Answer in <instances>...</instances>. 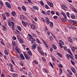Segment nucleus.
Returning a JSON list of instances; mask_svg holds the SVG:
<instances>
[{
	"instance_id": "nucleus-50",
	"label": "nucleus",
	"mask_w": 77,
	"mask_h": 77,
	"mask_svg": "<svg viewBox=\"0 0 77 77\" xmlns=\"http://www.w3.org/2000/svg\"><path fill=\"white\" fill-rule=\"evenodd\" d=\"M59 71H60V74H62V69L60 68L59 69Z\"/></svg>"
},
{
	"instance_id": "nucleus-14",
	"label": "nucleus",
	"mask_w": 77,
	"mask_h": 77,
	"mask_svg": "<svg viewBox=\"0 0 77 77\" xmlns=\"http://www.w3.org/2000/svg\"><path fill=\"white\" fill-rule=\"evenodd\" d=\"M49 39L50 41H53V40H54V38H53V37L52 36H50L49 37Z\"/></svg>"
},
{
	"instance_id": "nucleus-61",
	"label": "nucleus",
	"mask_w": 77,
	"mask_h": 77,
	"mask_svg": "<svg viewBox=\"0 0 77 77\" xmlns=\"http://www.w3.org/2000/svg\"><path fill=\"white\" fill-rule=\"evenodd\" d=\"M71 63H72V65H74L75 63H74V62L73 61L71 60Z\"/></svg>"
},
{
	"instance_id": "nucleus-6",
	"label": "nucleus",
	"mask_w": 77,
	"mask_h": 77,
	"mask_svg": "<svg viewBox=\"0 0 77 77\" xmlns=\"http://www.w3.org/2000/svg\"><path fill=\"white\" fill-rule=\"evenodd\" d=\"M61 8L63 10H66L67 9V7L66 5H63L61 6Z\"/></svg>"
},
{
	"instance_id": "nucleus-19",
	"label": "nucleus",
	"mask_w": 77,
	"mask_h": 77,
	"mask_svg": "<svg viewBox=\"0 0 77 77\" xmlns=\"http://www.w3.org/2000/svg\"><path fill=\"white\" fill-rule=\"evenodd\" d=\"M67 71L68 73H69L70 75H72V72H71V71L69 70V69H67Z\"/></svg>"
},
{
	"instance_id": "nucleus-31",
	"label": "nucleus",
	"mask_w": 77,
	"mask_h": 77,
	"mask_svg": "<svg viewBox=\"0 0 77 77\" xmlns=\"http://www.w3.org/2000/svg\"><path fill=\"white\" fill-rule=\"evenodd\" d=\"M5 14H6V15L7 17H9V15L10 14H9V13L8 12H5Z\"/></svg>"
},
{
	"instance_id": "nucleus-29",
	"label": "nucleus",
	"mask_w": 77,
	"mask_h": 77,
	"mask_svg": "<svg viewBox=\"0 0 77 77\" xmlns=\"http://www.w3.org/2000/svg\"><path fill=\"white\" fill-rule=\"evenodd\" d=\"M28 54L30 56H32V52H31V51H29L27 52Z\"/></svg>"
},
{
	"instance_id": "nucleus-4",
	"label": "nucleus",
	"mask_w": 77,
	"mask_h": 77,
	"mask_svg": "<svg viewBox=\"0 0 77 77\" xmlns=\"http://www.w3.org/2000/svg\"><path fill=\"white\" fill-rule=\"evenodd\" d=\"M68 22H69V23H70V24H73L74 23H75L76 22V21L75 20H68Z\"/></svg>"
},
{
	"instance_id": "nucleus-38",
	"label": "nucleus",
	"mask_w": 77,
	"mask_h": 77,
	"mask_svg": "<svg viewBox=\"0 0 77 77\" xmlns=\"http://www.w3.org/2000/svg\"><path fill=\"white\" fill-rule=\"evenodd\" d=\"M33 62H34L35 64H36V65H38V62L36 60H34L33 61Z\"/></svg>"
},
{
	"instance_id": "nucleus-22",
	"label": "nucleus",
	"mask_w": 77,
	"mask_h": 77,
	"mask_svg": "<svg viewBox=\"0 0 77 77\" xmlns=\"http://www.w3.org/2000/svg\"><path fill=\"white\" fill-rule=\"evenodd\" d=\"M26 68L25 67H23L22 69H19L20 71H24V70H26Z\"/></svg>"
},
{
	"instance_id": "nucleus-32",
	"label": "nucleus",
	"mask_w": 77,
	"mask_h": 77,
	"mask_svg": "<svg viewBox=\"0 0 77 77\" xmlns=\"http://www.w3.org/2000/svg\"><path fill=\"white\" fill-rule=\"evenodd\" d=\"M72 50L73 51H75V47L74 46L72 47Z\"/></svg>"
},
{
	"instance_id": "nucleus-25",
	"label": "nucleus",
	"mask_w": 77,
	"mask_h": 77,
	"mask_svg": "<svg viewBox=\"0 0 77 77\" xmlns=\"http://www.w3.org/2000/svg\"><path fill=\"white\" fill-rule=\"evenodd\" d=\"M11 21L9 20H8V24L9 26H12V22L11 23Z\"/></svg>"
},
{
	"instance_id": "nucleus-18",
	"label": "nucleus",
	"mask_w": 77,
	"mask_h": 77,
	"mask_svg": "<svg viewBox=\"0 0 77 77\" xmlns=\"http://www.w3.org/2000/svg\"><path fill=\"white\" fill-rule=\"evenodd\" d=\"M25 57L26 59H27V60H29V59H30V56H29V55H27Z\"/></svg>"
},
{
	"instance_id": "nucleus-42",
	"label": "nucleus",
	"mask_w": 77,
	"mask_h": 77,
	"mask_svg": "<svg viewBox=\"0 0 77 77\" xmlns=\"http://www.w3.org/2000/svg\"><path fill=\"white\" fill-rule=\"evenodd\" d=\"M57 54L60 57H62V55L60 53H57Z\"/></svg>"
},
{
	"instance_id": "nucleus-5",
	"label": "nucleus",
	"mask_w": 77,
	"mask_h": 77,
	"mask_svg": "<svg viewBox=\"0 0 77 77\" xmlns=\"http://www.w3.org/2000/svg\"><path fill=\"white\" fill-rule=\"evenodd\" d=\"M42 41L45 47H46V48H48V45H47V43L45 42L44 41V40H43Z\"/></svg>"
},
{
	"instance_id": "nucleus-34",
	"label": "nucleus",
	"mask_w": 77,
	"mask_h": 77,
	"mask_svg": "<svg viewBox=\"0 0 77 77\" xmlns=\"http://www.w3.org/2000/svg\"><path fill=\"white\" fill-rule=\"evenodd\" d=\"M2 30H4V31H5L6 30V27H5V26L4 25H2Z\"/></svg>"
},
{
	"instance_id": "nucleus-60",
	"label": "nucleus",
	"mask_w": 77,
	"mask_h": 77,
	"mask_svg": "<svg viewBox=\"0 0 77 77\" xmlns=\"http://www.w3.org/2000/svg\"><path fill=\"white\" fill-rule=\"evenodd\" d=\"M28 75L29 77H32V75L31 74V73L30 72H29L28 73Z\"/></svg>"
},
{
	"instance_id": "nucleus-3",
	"label": "nucleus",
	"mask_w": 77,
	"mask_h": 77,
	"mask_svg": "<svg viewBox=\"0 0 77 77\" xmlns=\"http://www.w3.org/2000/svg\"><path fill=\"white\" fill-rule=\"evenodd\" d=\"M71 70L72 71V72H73V73H76V70H75V69L74 68L72 67H71Z\"/></svg>"
},
{
	"instance_id": "nucleus-13",
	"label": "nucleus",
	"mask_w": 77,
	"mask_h": 77,
	"mask_svg": "<svg viewBox=\"0 0 77 77\" xmlns=\"http://www.w3.org/2000/svg\"><path fill=\"white\" fill-rule=\"evenodd\" d=\"M20 57L23 60H25V58L24 57L23 55L21 54H20Z\"/></svg>"
},
{
	"instance_id": "nucleus-27",
	"label": "nucleus",
	"mask_w": 77,
	"mask_h": 77,
	"mask_svg": "<svg viewBox=\"0 0 77 77\" xmlns=\"http://www.w3.org/2000/svg\"><path fill=\"white\" fill-rule=\"evenodd\" d=\"M76 26L74 25H72L71 29H76Z\"/></svg>"
},
{
	"instance_id": "nucleus-58",
	"label": "nucleus",
	"mask_w": 77,
	"mask_h": 77,
	"mask_svg": "<svg viewBox=\"0 0 77 77\" xmlns=\"http://www.w3.org/2000/svg\"><path fill=\"white\" fill-rule=\"evenodd\" d=\"M12 27H14V23L13 22H11V25Z\"/></svg>"
},
{
	"instance_id": "nucleus-12",
	"label": "nucleus",
	"mask_w": 77,
	"mask_h": 77,
	"mask_svg": "<svg viewBox=\"0 0 77 77\" xmlns=\"http://www.w3.org/2000/svg\"><path fill=\"white\" fill-rule=\"evenodd\" d=\"M15 50H16V51L17 52V53H19V54H20V49L18 48H15Z\"/></svg>"
},
{
	"instance_id": "nucleus-55",
	"label": "nucleus",
	"mask_w": 77,
	"mask_h": 77,
	"mask_svg": "<svg viewBox=\"0 0 77 77\" xmlns=\"http://www.w3.org/2000/svg\"><path fill=\"white\" fill-rule=\"evenodd\" d=\"M40 52L41 53L42 56H44V52L42 51H41Z\"/></svg>"
},
{
	"instance_id": "nucleus-44",
	"label": "nucleus",
	"mask_w": 77,
	"mask_h": 77,
	"mask_svg": "<svg viewBox=\"0 0 77 77\" xmlns=\"http://www.w3.org/2000/svg\"><path fill=\"white\" fill-rule=\"evenodd\" d=\"M2 5H3V4L2 2L0 1V9L2 8Z\"/></svg>"
},
{
	"instance_id": "nucleus-39",
	"label": "nucleus",
	"mask_w": 77,
	"mask_h": 77,
	"mask_svg": "<svg viewBox=\"0 0 77 77\" xmlns=\"http://www.w3.org/2000/svg\"><path fill=\"white\" fill-rule=\"evenodd\" d=\"M17 27L18 29L20 31H21V30H22L20 26H17Z\"/></svg>"
},
{
	"instance_id": "nucleus-16",
	"label": "nucleus",
	"mask_w": 77,
	"mask_h": 77,
	"mask_svg": "<svg viewBox=\"0 0 77 77\" xmlns=\"http://www.w3.org/2000/svg\"><path fill=\"white\" fill-rule=\"evenodd\" d=\"M36 40L37 43H38V44H42V43H41V42L40 41L39 39H38L37 38H36Z\"/></svg>"
},
{
	"instance_id": "nucleus-40",
	"label": "nucleus",
	"mask_w": 77,
	"mask_h": 77,
	"mask_svg": "<svg viewBox=\"0 0 77 77\" xmlns=\"http://www.w3.org/2000/svg\"><path fill=\"white\" fill-rule=\"evenodd\" d=\"M31 35L33 37H36V35L34 33H31Z\"/></svg>"
},
{
	"instance_id": "nucleus-1",
	"label": "nucleus",
	"mask_w": 77,
	"mask_h": 77,
	"mask_svg": "<svg viewBox=\"0 0 77 77\" xmlns=\"http://www.w3.org/2000/svg\"><path fill=\"white\" fill-rule=\"evenodd\" d=\"M28 35L29 37V38L28 37L27 38V39H28V41H30L32 40V39H33V37L31 36V35H30V34H28Z\"/></svg>"
},
{
	"instance_id": "nucleus-30",
	"label": "nucleus",
	"mask_w": 77,
	"mask_h": 77,
	"mask_svg": "<svg viewBox=\"0 0 77 77\" xmlns=\"http://www.w3.org/2000/svg\"><path fill=\"white\" fill-rule=\"evenodd\" d=\"M15 33L17 34V35H20V32L17 30H16V31L15 32Z\"/></svg>"
},
{
	"instance_id": "nucleus-53",
	"label": "nucleus",
	"mask_w": 77,
	"mask_h": 77,
	"mask_svg": "<svg viewBox=\"0 0 77 77\" xmlns=\"http://www.w3.org/2000/svg\"><path fill=\"white\" fill-rule=\"evenodd\" d=\"M68 52V53H69L70 54H71V56H72V53H71V51H70V50H69Z\"/></svg>"
},
{
	"instance_id": "nucleus-33",
	"label": "nucleus",
	"mask_w": 77,
	"mask_h": 77,
	"mask_svg": "<svg viewBox=\"0 0 77 77\" xmlns=\"http://www.w3.org/2000/svg\"><path fill=\"white\" fill-rule=\"evenodd\" d=\"M61 21H62L63 22H65L66 21V19H65L64 17L62 18L61 19Z\"/></svg>"
},
{
	"instance_id": "nucleus-63",
	"label": "nucleus",
	"mask_w": 77,
	"mask_h": 77,
	"mask_svg": "<svg viewBox=\"0 0 77 77\" xmlns=\"http://www.w3.org/2000/svg\"><path fill=\"white\" fill-rule=\"evenodd\" d=\"M35 21H38V18H37V17H35L34 19Z\"/></svg>"
},
{
	"instance_id": "nucleus-28",
	"label": "nucleus",
	"mask_w": 77,
	"mask_h": 77,
	"mask_svg": "<svg viewBox=\"0 0 77 77\" xmlns=\"http://www.w3.org/2000/svg\"><path fill=\"white\" fill-rule=\"evenodd\" d=\"M51 57L53 61H56V59H55V57H54L53 56H51Z\"/></svg>"
},
{
	"instance_id": "nucleus-56",
	"label": "nucleus",
	"mask_w": 77,
	"mask_h": 77,
	"mask_svg": "<svg viewBox=\"0 0 77 77\" xmlns=\"http://www.w3.org/2000/svg\"><path fill=\"white\" fill-rule=\"evenodd\" d=\"M58 66L60 68H63V66H62V65L60 64H59Z\"/></svg>"
},
{
	"instance_id": "nucleus-26",
	"label": "nucleus",
	"mask_w": 77,
	"mask_h": 77,
	"mask_svg": "<svg viewBox=\"0 0 77 77\" xmlns=\"http://www.w3.org/2000/svg\"><path fill=\"white\" fill-rule=\"evenodd\" d=\"M4 52L5 53L6 55L7 56H8V51L6 50H5L4 51Z\"/></svg>"
},
{
	"instance_id": "nucleus-2",
	"label": "nucleus",
	"mask_w": 77,
	"mask_h": 77,
	"mask_svg": "<svg viewBox=\"0 0 77 77\" xmlns=\"http://www.w3.org/2000/svg\"><path fill=\"white\" fill-rule=\"evenodd\" d=\"M6 5L7 7L8 8L11 9V5L9 4V3L8 2H6Z\"/></svg>"
},
{
	"instance_id": "nucleus-11",
	"label": "nucleus",
	"mask_w": 77,
	"mask_h": 77,
	"mask_svg": "<svg viewBox=\"0 0 77 77\" xmlns=\"http://www.w3.org/2000/svg\"><path fill=\"white\" fill-rule=\"evenodd\" d=\"M32 49L33 50H35L36 48V44L32 45Z\"/></svg>"
},
{
	"instance_id": "nucleus-24",
	"label": "nucleus",
	"mask_w": 77,
	"mask_h": 77,
	"mask_svg": "<svg viewBox=\"0 0 77 77\" xmlns=\"http://www.w3.org/2000/svg\"><path fill=\"white\" fill-rule=\"evenodd\" d=\"M37 49L38 51H41L42 50V48L39 46H37Z\"/></svg>"
},
{
	"instance_id": "nucleus-36",
	"label": "nucleus",
	"mask_w": 77,
	"mask_h": 77,
	"mask_svg": "<svg viewBox=\"0 0 77 77\" xmlns=\"http://www.w3.org/2000/svg\"><path fill=\"white\" fill-rule=\"evenodd\" d=\"M28 2L29 4L31 5H32V1L30 0H28Z\"/></svg>"
},
{
	"instance_id": "nucleus-8",
	"label": "nucleus",
	"mask_w": 77,
	"mask_h": 77,
	"mask_svg": "<svg viewBox=\"0 0 77 77\" xmlns=\"http://www.w3.org/2000/svg\"><path fill=\"white\" fill-rule=\"evenodd\" d=\"M45 20L48 24H50V20H49V19L48 17H46L45 18Z\"/></svg>"
},
{
	"instance_id": "nucleus-15",
	"label": "nucleus",
	"mask_w": 77,
	"mask_h": 77,
	"mask_svg": "<svg viewBox=\"0 0 77 77\" xmlns=\"http://www.w3.org/2000/svg\"><path fill=\"white\" fill-rule=\"evenodd\" d=\"M52 46L53 47V48L54 50H57V47H56V46L54 44H53L52 45Z\"/></svg>"
},
{
	"instance_id": "nucleus-21",
	"label": "nucleus",
	"mask_w": 77,
	"mask_h": 77,
	"mask_svg": "<svg viewBox=\"0 0 77 77\" xmlns=\"http://www.w3.org/2000/svg\"><path fill=\"white\" fill-rule=\"evenodd\" d=\"M50 10L47 11L46 12V14L47 15H49L50 14Z\"/></svg>"
},
{
	"instance_id": "nucleus-43",
	"label": "nucleus",
	"mask_w": 77,
	"mask_h": 77,
	"mask_svg": "<svg viewBox=\"0 0 77 77\" xmlns=\"http://www.w3.org/2000/svg\"><path fill=\"white\" fill-rule=\"evenodd\" d=\"M68 40L69 42H71V43L72 42V39H71V38L70 37L68 39Z\"/></svg>"
},
{
	"instance_id": "nucleus-47",
	"label": "nucleus",
	"mask_w": 77,
	"mask_h": 77,
	"mask_svg": "<svg viewBox=\"0 0 77 77\" xmlns=\"http://www.w3.org/2000/svg\"><path fill=\"white\" fill-rule=\"evenodd\" d=\"M15 12L14 11L12 12L11 13V14L13 16H14V15H15Z\"/></svg>"
},
{
	"instance_id": "nucleus-20",
	"label": "nucleus",
	"mask_w": 77,
	"mask_h": 77,
	"mask_svg": "<svg viewBox=\"0 0 77 77\" xmlns=\"http://www.w3.org/2000/svg\"><path fill=\"white\" fill-rule=\"evenodd\" d=\"M19 41L20 43L21 44H23L24 42L23 41V40L22 39V38H20V39H19V40H18Z\"/></svg>"
},
{
	"instance_id": "nucleus-64",
	"label": "nucleus",
	"mask_w": 77,
	"mask_h": 77,
	"mask_svg": "<svg viewBox=\"0 0 77 77\" xmlns=\"http://www.w3.org/2000/svg\"><path fill=\"white\" fill-rule=\"evenodd\" d=\"M1 77H5V75L3 73H2L1 74Z\"/></svg>"
},
{
	"instance_id": "nucleus-46",
	"label": "nucleus",
	"mask_w": 77,
	"mask_h": 77,
	"mask_svg": "<svg viewBox=\"0 0 77 77\" xmlns=\"http://www.w3.org/2000/svg\"><path fill=\"white\" fill-rule=\"evenodd\" d=\"M22 9H23V11H26V8L25 7V6H22Z\"/></svg>"
},
{
	"instance_id": "nucleus-35",
	"label": "nucleus",
	"mask_w": 77,
	"mask_h": 77,
	"mask_svg": "<svg viewBox=\"0 0 77 77\" xmlns=\"http://www.w3.org/2000/svg\"><path fill=\"white\" fill-rule=\"evenodd\" d=\"M17 74L16 73L12 75V77H17Z\"/></svg>"
},
{
	"instance_id": "nucleus-41",
	"label": "nucleus",
	"mask_w": 77,
	"mask_h": 77,
	"mask_svg": "<svg viewBox=\"0 0 77 77\" xmlns=\"http://www.w3.org/2000/svg\"><path fill=\"white\" fill-rule=\"evenodd\" d=\"M66 56H67V57L68 59H70V57L71 56L69 54H67Z\"/></svg>"
},
{
	"instance_id": "nucleus-48",
	"label": "nucleus",
	"mask_w": 77,
	"mask_h": 77,
	"mask_svg": "<svg viewBox=\"0 0 77 77\" xmlns=\"http://www.w3.org/2000/svg\"><path fill=\"white\" fill-rule=\"evenodd\" d=\"M71 18H72V19H74L75 18V16L74 15H72L71 16Z\"/></svg>"
},
{
	"instance_id": "nucleus-54",
	"label": "nucleus",
	"mask_w": 77,
	"mask_h": 77,
	"mask_svg": "<svg viewBox=\"0 0 77 77\" xmlns=\"http://www.w3.org/2000/svg\"><path fill=\"white\" fill-rule=\"evenodd\" d=\"M66 14L67 16H68V17L70 18V16H69V12H67L66 13Z\"/></svg>"
},
{
	"instance_id": "nucleus-7",
	"label": "nucleus",
	"mask_w": 77,
	"mask_h": 77,
	"mask_svg": "<svg viewBox=\"0 0 77 77\" xmlns=\"http://www.w3.org/2000/svg\"><path fill=\"white\" fill-rule=\"evenodd\" d=\"M47 3L48 5L51 7H53V4L52 3H51L49 2V1L47 2Z\"/></svg>"
},
{
	"instance_id": "nucleus-10",
	"label": "nucleus",
	"mask_w": 77,
	"mask_h": 77,
	"mask_svg": "<svg viewBox=\"0 0 77 77\" xmlns=\"http://www.w3.org/2000/svg\"><path fill=\"white\" fill-rule=\"evenodd\" d=\"M33 8L34 9L36 10V11H38L39 10V8L37 6H34L33 7Z\"/></svg>"
},
{
	"instance_id": "nucleus-45",
	"label": "nucleus",
	"mask_w": 77,
	"mask_h": 77,
	"mask_svg": "<svg viewBox=\"0 0 77 77\" xmlns=\"http://www.w3.org/2000/svg\"><path fill=\"white\" fill-rule=\"evenodd\" d=\"M17 39H18V40H19L21 38V37H20V35H17Z\"/></svg>"
},
{
	"instance_id": "nucleus-23",
	"label": "nucleus",
	"mask_w": 77,
	"mask_h": 77,
	"mask_svg": "<svg viewBox=\"0 0 77 77\" xmlns=\"http://www.w3.org/2000/svg\"><path fill=\"white\" fill-rule=\"evenodd\" d=\"M22 23L25 27H26L27 26V25L26 24V23L23 21H22Z\"/></svg>"
},
{
	"instance_id": "nucleus-37",
	"label": "nucleus",
	"mask_w": 77,
	"mask_h": 77,
	"mask_svg": "<svg viewBox=\"0 0 77 77\" xmlns=\"http://www.w3.org/2000/svg\"><path fill=\"white\" fill-rule=\"evenodd\" d=\"M50 26L51 27H53V23L51 22H50Z\"/></svg>"
},
{
	"instance_id": "nucleus-9",
	"label": "nucleus",
	"mask_w": 77,
	"mask_h": 77,
	"mask_svg": "<svg viewBox=\"0 0 77 77\" xmlns=\"http://www.w3.org/2000/svg\"><path fill=\"white\" fill-rule=\"evenodd\" d=\"M31 28L32 30H35V26L33 24H32L31 25Z\"/></svg>"
},
{
	"instance_id": "nucleus-57",
	"label": "nucleus",
	"mask_w": 77,
	"mask_h": 77,
	"mask_svg": "<svg viewBox=\"0 0 77 77\" xmlns=\"http://www.w3.org/2000/svg\"><path fill=\"white\" fill-rule=\"evenodd\" d=\"M13 40H16L17 39V38L15 36H13L12 38Z\"/></svg>"
},
{
	"instance_id": "nucleus-52",
	"label": "nucleus",
	"mask_w": 77,
	"mask_h": 77,
	"mask_svg": "<svg viewBox=\"0 0 77 77\" xmlns=\"http://www.w3.org/2000/svg\"><path fill=\"white\" fill-rule=\"evenodd\" d=\"M72 10H73V11H75V12H76V13H77V10H76V9H75V8H72Z\"/></svg>"
},
{
	"instance_id": "nucleus-17",
	"label": "nucleus",
	"mask_w": 77,
	"mask_h": 77,
	"mask_svg": "<svg viewBox=\"0 0 77 77\" xmlns=\"http://www.w3.org/2000/svg\"><path fill=\"white\" fill-rule=\"evenodd\" d=\"M20 17L22 20H24V16L23 15H20Z\"/></svg>"
},
{
	"instance_id": "nucleus-51",
	"label": "nucleus",
	"mask_w": 77,
	"mask_h": 77,
	"mask_svg": "<svg viewBox=\"0 0 77 77\" xmlns=\"http://www.w3.org/2000/svg\"><path fill=\"white\" fill-rule=\"evenodd\" d=\"M52 68H54V67H53V65L52 64V63L51 62H49Z\"/></svg>"
},
{
	"instance_id": "nucleus-59",
	"label": "nucleus",
	"mask_w": 77,
	"mask_h": 77,
	"mask_svg": "<svg viewBox=\"0 0 77 77\" xmlns=\"http://www.w3.org/2000/svg\"><path fill=\"white\" fill-rule=\"evenodd\" d=\"M42 58L43 61H44L45 62L46 61V60L45 59V58H44V57H42Z\"/></svg>"
},
{
	"instance_id": "nucleus-49",
	"label": "nucleus",
	"mask_w": 77,
	"mask_h": 77,
	"mask_svg": "<svg viewBox=\"0 0 77 77\" xmlns=\"http://www.w3.org/2000/svg\"><path fill=\"white\" fill-rule=\"evenodd\" d=\"M31 44H35V42H34V41H33V40H32L31 41Z\"/></svg>"
},
{
	"instance_id": "nucleus-62",
	"label": "nucleus",
	"mask_w": 77,
	"mask_h": 77,
	"mask_svg": "<svg viewBox=\"0 0 77 77\" xmlns=\"http://www.w3.org/2000/svg\"><path fill=\"white\" fill-rule=\"evenodd\" d=\"M61 15H64L65 13H64V12H63V11H61Z\"/></svg>"
}]
</instances>
